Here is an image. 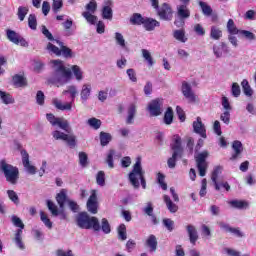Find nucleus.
Here are the masks:
<instances>
[{
  "mask_svg": "<svg viewBox=\"0 0 256 256\" xmlns=\"http://www.w3.org/2000/svg\"><path fill=\"white\" fill-rule=\"evenodd\" d=\"M229 205L234 209H247L249 207V203L245 200H232Z\"/></svg>",
  "mask_w": 256,
  "mask_h": 256,
  "instance_id": "obj_32",
  "label": "nucleus"
},
{
  "mask_svg": "<svg viewBox=\"0 0 256 256\" xmlns=\"http://www.w3.org/2000/svg\"><path fill=\"white\" fill-rule=\"evenodd\" d=\"M222 229H225L226 233H232V235H235V237H244L243 232H241V229L239 228H233L229 226L228 224H221Z\"/></svg>",
  "mask_w": 256,
  "mask_h": 256,
  "instance_id": "obj_27",
  "label": "nucleus"
},
{
  "mask_svg": "<svg viewBox=\"0 0 256 256\" xmlns=\"http://www.w3.org/2000/svg\"><path fill=\"white\" fill-rule=\"evenodd\" d=\"M227 31L230 35H239V33H241V30L237 29V26L235 25V21H233V19L228 20Z\"/></svg>",
  "mask_w": 256,
  "mask_h": 256,
  "instance_id": "obj_36",
  "label": "nucleus"
},
{
  "mask_svg": "<svg viewBox=\"0 0 256 256\" xmlns=\"http://www.w3.org/2000/svg\"><path fill=\"white\" fill-rule=\"evenodd\" d=\"M40 219L48 227V229H51L53 227V222H51V219L45 214V212H40Z\"/></svg>",
  "mask_w": 256,
  "mask_h": 256,
  "instance_id": "obj_53",
  "label": "nucleus"
},
{
  "mask_svg": "<svg viewBox=\"0 0 256 256\" xmlns=\"http://www.w3.org/2000/svg\"><path fill=\"white\" fill-rule=\"evenodd\" d=\"M86 9L88 13H95L97 11V1L91 0L87 5Z\"/></svg>",
  "mask_w": 256,
  "mask_h": 256,
  "instance_id": "obj_61",
  "label": "nucleus"
},
{
  "mask_svg": "<svg viewBox=\"0 0 256 256\" xmlns=\"http://www.w3.org/2000/svg\"><path fill=\"white\" fill-rule=\"evenodd\" d=\"M162 223L164 225V227H166V229L171 233V231H173V229H175V222L173 220H171L170 218H164L162 220Z\"/></svg>",
  "mask_w": 256,
  "mask_h": 256,
  "instance_id": "obj_52",
  "label": "nucleus"
},
{
  "mask_svg": "<svg viewBox=\"0 0 256 256\" xmlns=\"http://www.w3.org/2000/svg\"><path fill=\"white\" fill-rule=\"evenodd\" d=\"M161 107H163V99L156 98V99L152 100L148 104V111H149L151 117H159V115H161V113H162Z\"/></svg>",
  "mask_w": 256,
  "mask_h": 256,
  "instance_id": "obj_14",
  "label": "nucleus"
},
{
  "mask_svg": "<svg viewBox=\"0 0 256 256\" xmlns=\"http://www.w3.org/2000/svg\"><path fill=\"white\" fill-rule=\"evenodd\" d=\"M115 40L120 47H125V38H123V34L116 32L115 33Z\"/></svg>",
  "mask_w": 256,
  "mask_h": 256,
  "instance_id": "obj_63",
  "label": "nucleus"
},
{
  "mask_svg": "<svg viewBox=\"0 0 256 256\" xmlns=\"http://www.w3.org/2000/svg\"><path fill=\"white\" fill-rule=\"evenodd\" d=\"M62 93L63 95H67V93H69L72 101H75V97H77V87L69 86L68 89L64 90Z\"/></svg>",
  "mask_w": 256,
  "mask_h": 256,
  "instance_id": "obj_55",
  "label": "nucleus"
},
{
  "mask_svg": "<svg viewBox=\"0 0 256 256\" xmlns=\"http://www.w3.org/2000/svg\"><path fill=\"white\" fill-rule=\"evenodd\" d=\"M47 207L54 217H57L59 215V208H57V205H55L53 201L47 200Z\"/></svg>",
  "mask_w": 256,
  "mask_h": 256,
  "instance_id": "obj_48",
  "label": "nucleus"
},
{
  "mask_svg": "<svg viewBox=\"0 0 256 256\" xmlns=\"http://www.w3.org/2000/svg\"><path fill=\"white\" fill-rule=\"evenodd\" d=\"M142 25L146 31H155V27H160L161 22L157 21L156 19L146 17Z\"/></svg>",
  "mask_w": 256,
  "mask_h": 256,
  "instance_id": "obj_20",
  "label": "nucleus"
},
{
  "mask_svg": "<svg viewBox=\"0 0 256 256\" xmlns=\"http://www.w3.org/2000/svg\"><path fill=\"white\" fill-rule=\"evenodd\" d=\"M198 5L202 9L203 15H206V17H211V15H213V8H211L209 4L203 1H198Z\"/></svg>",
  "mask_w": 256,
  "mask_h": 256,
  "instance_id": "obj_34",
  "label": "nucleus"
},
{
  "mask_svg": "<svg viewBox=\"0 0 256 256\" xmlns=\"http://www.w3.org/2000/svg\"><path fill=\"white\" fill-rule=\"evenodd\" d=\"M239 35H243L246 39H249V41H254L255 39V34L253 32L248 31V30H240Z\"/></svg>",
  "mask_w": 256,
  "mask_h": 256,
  "instance_id": "obj_62",
  "label": "nucleus"
},
{
  "mask_svg": "<svg viewBox=\"0 0 256 256\" xmlns=\"http://www.w3.org/2000/svg\"><path fill=\"white\" fill-rule=\"evenodd\" d=\"M221 171H223V168L221 166H216L211 175V179L214 183L216 191L221 190V186L219 185V182H217V179H219V175H221Z\"/></svg>",
  "mask_w": 256,
  "mask_h": 256,
  "instance_id": "obj_23",
  "label": "nucleus"
},
{
  "mask_svg": "<svg viewBox=\"0 0 256 256\" xmlns=\"http://www.w3.org/2000/svg\"><path fill=\"white\" fill-rule=\"evenodd\" d=\"M76 223L80 229H93V231H101L99 219L95 216H89L87 212H80L76 217Z\"/></svg>",
  "mask_w": 256,
  "mask_h": 256,
  "instance_id": "obj_2",
  "label": "nucleus"
},
{
  "mask_svg": "<svg viewBox=\"0 0 256 256\" xmlns=\"http://www.w3.org/2000/svg\"><path fill=\"white\" fill-rule=\"evenodd\" d=\"M82 16L86 19L87 23H90V25H95L97 23V16L90 12H83Z\"/></svg>",
  "mask_w": 256,
  "mask_h": 256,
  "instance_id": "obj_46",
  "label": "nucleus"
},
{
  "mask_svg": "<svg viewBox=\"0 0 256 256\" xmlns=\"http://www.w3.org/2000/svg\"><path fill=\"white\" fill-rule=\"evenodd\" d=\"M29 13V8L26 6H20L18 8L17 16L19 21H25V17H27V14Z\"/></svg>",
  "mask_w": 256,
  "mask_h": 256,
  "instance_id": "obj_43",
  "label": "nucleus"
},
{
  "mask_svg": "<svg viewBox=\"0 0 256 256\" xmlns=\"http://www.w3.org/2000/svg\"><path fill=\"white\" fill-rule=\"evenodd\" d=\"M72 71H73L77 81H81L83 79V72L81 71V68L79 66L73 65Z\"/></svg>",
  "mask_w": 256,
  "mask_h": 256,
  "instance_id": "obj_60",
  "label": "nucleus"
},
{
  "mask_svg": "<svg viewBox=\"0 0 256 256\" xmlns=\"http://www.w3.org/2000/svg\"><path fill=\"white\" fill-rule=\"evenodd\" d=\"M28 27L35 31L37 29V16L35 14H30L28 17Z\"/></svg>",
  "mask_w": 256,
  "mask_h": 256,
  "instance_id": "obj_50",
  "label": "nucleus"
},
{
  "mask_svg": "<svg viewBox=\"0 0 256 256\" xmlns=\"http://www.w3.org/2000/svg\"><path fill=\"white\" fill-rule=\"evenodd\" d=\"M242 85V89L244 91V94L247 95V97H251V95H253V90L251 89V86L249 85V81H247V79H244L241 82Z\"/></svg>",
  "mask_w": 256,
  "mask_h": 256,
  "instance_id": "obj_47",
  "label": "nucleus"
},
{
  "mask_svg": "<svg viewBox=\"0 0 256 256\" xmlns=\"http://www.w3.org/2000/svg\"><path fill=\"white\" fill-rule=\"evenodd\" d=\"M186 231L191 245H197V241H199V232L197 231V228L194 225L189 224L186 226Z\"/></svg>",
  "mask_w": 256,
  "mask_h": 256,
  "instance_id": "obj_18",
  "label": "nucleus"
},
{
  "mask_svg": "<svg viewBox=\"0 0 256 256\" xmlns=\"http://www.w3.org/2000/svg\"><path fill=\"white\" fill-rule=\"evenodd\" d=\"M128 179L134 189H147V180L145 179V171L143 166H141V158H137L135 164L133 165L132 171L128 175Z\"/></svg>",
  "mask_w": 256,
  "mask_h": 256,
  "instance_id": "obj_1",
  "label": "nucleus"
},
{
  "mask_svg": "<svg viewBox=\"0 0 256 256\" xmlns=\"http://www.w3.org/2000/svg\"><path fill=\"white\" fill-rule=\"evenodd\" d=\"M7 195L12 203H14L15 205H19V196L17 195V192H15V190H8Z\"/></svg>",
  "mask_w": 256,
  "mask_h": 256,
  "instance_id": "obj_54",
  "label": "nucleus"
},
{
  "mask_svg": "<svg viewBox=\"0 0 256 256\" xmlns=\"http://www.w3.org/2000/svg\"><path fill=\"white\" fill-rule=\"evenodd\" d=\"M6 37L8 41L14 43V45H20L21 47H29V42L25 40L19 33L15 30L7 29L6 30Z\"/></svg>",
  "mask_w": 256,
  "mask_h": 256,
  "instance_id": "obj_10",
  "label": "nucleus"
},
{
  "mask_svg": "<svg viewBox=\"0 0 256 256\" xmlns=\"http://www.w3.org/2000/svg\"><path fill=\"white\" fill-rule=\"evenodd\" d=\"M142 56L147 61L149 67H153L155 65V60H153V56H151V52L147 49H142Z\"/></svg>",
  "mask_w": 256,
  "mask_h": 256,
  "instance_id": "obj_40",
  "label": "nucleus"
},
{
  "mask_svg": "<svg viewBox=\"0 0 256 256\" xmlns=\"http://www.w3.org/2000/svg\"><path fill=\"white\" fill-rule=\"evenodd\" d=\"M79 163L81 167H87V165H89V157L87 156V153L85 152L79 153Z\"/></svg>",
  "mask_w": 256,
  "mask_h": 256,
  "instance_id": "obj_51",
  "label": "nucleus"
},
{
  "mask_svg": "<svg viewBox=\"0 0 256 256\" xmlns=\"http://www.w3.org/2000/svg\"><path fill=\"white\" fill-rule=\"evenodd\" d=\"M145 22V17H143V15L139 14V13H134L131 17H130V24L131 25H143V23Z\"/></svg>",
  "mask_w": 256,
  "mask_h": 256,
  "instance_id": "obj_33",
  "label": "nucleus"
},
{
  "mask_svg": "<svg viewBox=\"0 0 256 256\" xmlns=\"http://www.w3.org/2000/svg\"><path fill=\"white\" fill-rule=\"evenodd\" d=\"M157 181L161 189H163V191H167V182H165V176L163 173L159 172L157 174Z\"/></svg>",
  "mask_w": 256,
  "mask_h": 256,
  "instance_id": "obj_49",
  "label": "nucleus"
},
{
  "mask_svg": "<svg viewBox=\"0 0 256 256\" xmlns=\"http://www.w3.org/2000/svg\"><path fill=\"white\" fill-rule=\"evenodd\" d=\"M118 239L120 241H126L127 240V226L125 224H120L118 226Z\"/></svg>",
  "mask_w": 256,
  "mask_h": 256,
  "instance_id": "obj_39",
  "label": "nucleus"
},
{
  "mask_svg": "<svg viewBox=\"0 0 256 256\" xmlns=\"http://www.w3.org/2000/svg\"><path fill=\"white\" fill-rule=\"evenodd\" d=\"M182 93L186 99L190 101V103H195L196 98L195 94L193 93V90L191 89V85L184 81L182 83Z\"/></svg>",
  "mask_w": 256,
  "mask_h": 256,
  "instance_id": "obj_19",
  "label": "nucleus"
},
{
  "mask_svg": "<svg viewBox=\"0 0 256 256\" xmlns=\"http://www.w3.org/2000/svg\"><path fill=\"white\" fill-rule=\"evenodd\" d=\"M136 113H137V106H135V104H130L128 108V117L126 119L127 125H133Z\"/></svg>",
  "mask_w": 256,
  "mask_h": 256,
  "instance_id": "obj_26",
  "label": "nucleus"
},
{
  "mask_svg": "<svg viewBox=\"0 0 256 256\" xmlns=\"http://www.w3.org/2000/svg\"><path fill=\"white\" fill-rule=\"evenodd\" d=\"M80 95H81L82 101H87V99L91 97V84H84L82 86Z\"/></svg>",
  "mask_w": 256,
  "mask_h": 256,
  "instance_id": "obj_35",
  "label": "nucleus"
},
{
  "mask_svg": "<svg viewBox=\"0 0 256 256\" xmlns=\"http://www.w3.org/2000/svg\"><path fill=\"white\" fill-rule=\"evenodd\" d=\"M112 136L107 132H100V144L102 147H107L111 143Z\"/></svg>",
  "mask_w": 256,
  "mask_h": 256,
  "instance_id": "obj_38",
  "label": "nucleus"
},
{
  "mask_svg": "<svg viewBox=\"0 0 256 256\" xmlns=\"http://www.w3.org/2000/svg\"><path fill=\"white\" fill-rule=\"evenodd\" d=\"M173 151L172 157L168 159V167L170 169H175L177 165V157H181L183 154V146L181 145V136L175 135L174 136V144L171 146Z\"/></svg>",
  "mask_w": 256,
  "mask_h": 256,
  "instance_id": "obj_6",
  "label": "nucleus"
},
{
  "mask_svg": "<svg viewBox=\"0 0 256 256\" xmlns=\"http://www.w3.org/2000/svg\"><path fill=\"white\" fill-rule=\"evenodd\" d=\"M51 63L54 66L55 73H61L62 77H64V79H67V81H69V79L73 77V73L71 72V69L65 67V65L63 64V61L52 60Z\"/></svg>",
  "mask_w": 256,
  "mask_h": 256,
  "instance_id": "obj_12",
  "label": "nucleus"
},
{
  "mask_svg": "<svg viewBox=\"0 0 256 256\" xmlns=\"http://www.w3.org/2000/svg\"><path fill=\"white\" fill-rule=\"evenodd\" d=\"M223 37V31L217 26H212L210 29V38L214 41H219Z\"/></svg>",
  "mask_w": 256,
  "mask_h": 256,
  "instance_id": "obj_30",
  "label": "nucleus"
},
{
  "mask_svg": "<svg viewBox=\"0 0 256 256\" xmlns=\"http://www.w3.org/2000/svg\"><path fill=\"white\" fill-rule=\"evenodd\" d=\"M51 63L54 66L55 73H61L62 77H64V79H67V81H69V79L73 77V73L71 72V69L65 67V65L63 64V61L52 60Z\"/></svg>",
  "mask_w": 256,
  "mask_h": 256,
  "instance_id": "obj_11",
  "label": "nucleus"
},
{
  "mask_svg": "<svg viewBox=\"0 0 256 256\" xmlns=\"http://www.w3.org/2000/svg\"><path fill=\"white\" fill-rule=\"evenodd\" d=\"M174 39L180 41V43H187V38L185 37V30H175L173 33Z\"/></svg>",
  "mask_w": 256,
  "mask_h": 256,
  "instance_id": "obj_41",
  "label": "nucleus"
},
{
  "mask_svg": "<svg viewBox=\"0 0 256 256\" xmlns=\"http://www.w3.org/2000/svg\"><path fill=\"white\" fill-rule=\"evenodd\" d=\"M209 157V152L203 151L201 153H198L197 156H195L197 169L199 171L200 177H205L207 175V158Z\"/></svg>",
  "mask_w": 256,
  "mask_h": 256,
  "instance_id": "obj_9",
  "label": "nucleus"
},
{
  "mask_svg": "<svg viewBox=\"0 0 256 256\" xmlns=\"http://www.w3.org/2000/svg\"><path fill=\"white\" fill-rule=\"evenodd\" d=\"M56 255L57 256H75V255H73L72 250H68V251L65 252L63 249H58L56 251Z\"/></svg>",
  "mask_w": 256,
  "mask_h": 256,
  "instance_id": "obj_64",
  "label": "nucleus"
},
{
  "mask_svg": "<svg viewBox=\"0 0 256 256\" xmlns=\"http://www.w3.org/2000/svg\"><path fill=\"white\" fill-rule=\"evenodd\" d=\"M55 41L60 48L55 46L53 43L49 42L47 44L48 51H51V53L56 55V57H61V55H63L65 59L73 58V50H71V48L63 45V42H61L60 40H55Z\"/></svg>",
  "mask_w": 256,
  "mask_h": 256,
  "instance_id": "obj_5",
  "label": "nucleus"
},
{
  "mask_svg": "<svg viewBox=\"0 0 256 256\" xmlns=\"http://www.w3.org/2000/svg\"><path fill=\"white\" fill-rule=\"evenodd\" d=\"M52 136L56 141H65L70 149L77 146V137L75 134H65L59 130L53 131Z\"/></svg>",
  "mask_w": 256,
  "mask_h": 256,
  "instance_id": "obj_8",
  "label": "nucleus"
},
{
  "mask_svg": "<svg viewBox=\"0 0 256 256\" xmlns=\"http://www.w3.org/2000/svg\"><path fill=\"white\" fill-rule=\"evenodd\" d=\"M96 183L100 185V187H104L105 185V172L99 171L96 176Z\"/></svg>",
  "mask_w": 256,
  "mask_h": 256,
  "instance_id": "obj_58",
  "label": "nucleus"
},
{
  "mask_svg": "<svg viewBox=\"0 0 256 256\" xmlns=\"http://www.w3.org/2000/svg\"><path fill=\"white\" fill-rule=\"evenodd\" d=\"M88 125L92 127V129H100L101 128V120L97 118H90L88 120Z\"/></svg>",
  "mask_w": 256,
  "mask_h": 256,
  "instance_id": "obj_57",
  "label": "nucleus"
},
{
  "mask_svg": "<svg viewBox=\"0 0 256 256\" xmlns=\"http://www.w3.org/2000/svg\"><path fill=\"white\" fill-rule=\"evenodd\" d=\"M153 9L157 11V16L161 21H173V8L168 3L159 6V0H150Z\"/></svg>",
  "mask_w": 256,
  "mask_h": 256,
  "instance_id": "obj_4",
  "label": "nucleus"
},
{
  "mask_svg": "<svg viewBox=\"0 0 256 256\" xmlns=\"http://www.w3.org/2000/svg\"><path fill=\"white\" fill-rule=\"evenodd\" d=\"M63 8V0H53L52 11L54 13H59V10Z\"/></svg>",
  "mask_w": 256,
  "mask_h": 256,
  "instance_id": "obj_59",
  "label": "nucleus"
},
{
  "mask_svg": "<svg viewBox=\"0 0 256 256\" xmlns=\"http://www.w3.org/2000/svg\"><path fill=\"white\" fill-rule=\"evenodd\" d=\"M100 230H102L106 235L111 233V224H109V220H107V218H103L101 220Z\"/></svg>",
  "mask_w": 256,
  "mask_h": 256,
  "instance_id": "obj_44",
  "label": "nucleus"
},
{
  "mask_svg": "<svg viewBox=\"0 0 256 256\" xmlns=\"http://www.w3.org/2000/svg\"><path fill=\"white\" fill-rule=\"evenodd\" d=\"M0 99L4 105H13L15 103V98L10 93L2 90H0Z\"/></svg>",
  "mask_w": 256,
  "mask_h": 256,
  "instance_id": "obj_28",
  "label": "nucleus"
},
{
  "mask_svg": "<svg viewBox=\"0 0 256 256\" xmlns=\"http://www.w3.org/2000/svg\"><path fill=\"white\" fill-rule=\"evenodd\" d=\"M53 104L55 105L56 109H59L60 111H71L73 108L72 103H65L63 104L61 101L54 99Z\"/></svg>",
  "mask_w": 256,
  "mask_h": 256,
  "instance_id": "obj_31",
  "label": "nucleus"
},
{
  "mask_svg": "<svg viewBox=\"0 0 256 256\" xmlns=\"http://www.w3.org/2000/svg\"><path fill=\"white\" fill-rule=\"evenodd\" d=\"M12 223L15 227H18L14 234V243H16L18 249H25V244L23 243V229H25V224L21 218L17 216L12 217Z\"/></svg>",
  "mask_w": 256,
  "mask_h": 256,
  "instance_id": "obj_7",
  "label": "nucleus"
},
{
  "mask_svg": "<svg viewBox=\"0 0 256 256\" xmlns=\"http://www.w3.org/2000/svg\"><path fill=\"white\" fill-rule=\"evenodd\" d=\"M86 206L89 213H91L92 215H97L99 211V201L97 200V190L91 191V195L88 198Z\"/></svg>",
  "mask_w": 256,
  "mask_h": 256,
  "instance_id": "obj_13",
  "label": "nucleus"
},
{
  "mask_svg": "<svg viewBox=\"0 0 256 256\" xmlns=\"http://www.w3.org/2000/svg\"><path fill=\"white\" fill-rule=\"evenodd\" d=\"M147 247L150 248V251L155 252L157 251V237L151 234L148 239L146 240Z\"/></svg>",
  "mask_w": 256,
  "mask_h": 256,
  "instance_id": "obj_37",
  "label": "nucleus"
},
{
  "mask_svg": "<svg viewBox=\"0 0 256 256\" xmlns=\"http://www.w3.org/2000/svg\"><path fill=\"white\" fill-rule=\"evenodd\" d=\"M56 201L62 211L65 210V202L67 201V191L62 189L60 193L56 195Z\"/></svg>",
  "mask_w": 256,
  "mask_h": 256,
  "instance_id": "obj_25",
  "label": "nucleus"
},
{
  "mask_svg": "<svg viewBox=\"0 0 256 256\" xmlns=\"http://www.w3.org/2000/svg\"><path fill=\"white\" fill-rule=\"evenodd\" d=\"M114 155H115V150L110 149L106 158V163L108 164V167H110V169H113V167H115V164L113 163Z\"/></svg>",
  "mask_w": 256,
  "mask_h": 256,
  "instance_id": "obj_56",
  "label": "nucleus"
},
{
  "mask_svg": "<svg viewBox=\"0 0 256 256\" xmlns=\"http://www.w3.org/2000/svg\"><path fill=\"white\" fill-rule=\"evenodd\" d=\"M0 172L10 185H17L19 182V168L7 163L5 159L0 160Z\"/></svg>",
  "mask_w": 256,
  "mask_h": 256,
  "instance_id": "obj_3",
  "label": "nucleus"
},
{
  "mask_svg": "<svg viewBox=\"0 0 256 256\" xmlns=\"http://www.w3.org/2000/svg\"><path fill=\"white\" fill-rule=\"evenodd\" d=\"M163 199H164V202L166 203V207L170 211V213H177V211H179V206H177V204H175V203H173V201H171V197H169V195H164Z\"/></svg>",
  "mask_w": 256,
  "mask_h": 256,
  "instance_id": "obj_29",
  "label": "nucleus"
},
{
  "mask_svg": "<svg viewBox=\"0 0 256 256\" xmlns=\"http://www.w3.org/2000/svg\"><path fill=\"white\" fill-rule=\"evenodd\" d=\"M194 133L200 135L202 139H207V129H205V124L201 121V117H197V120L193 122Z\"/></svg>",
  "mask_w": 256,
  "mask_h": 256,
  "instance_id": "obj_15",
  "label": "nucleus"
},
{
  "mask_svg": "<svg viewBox=\"0 0 256 256\" xmlns=\"http://www.w3.org/2000/svg\"><path fill=\"white\" fill-rule=\"evenodd\" d=\"M165 125H171L173 123V108L168 107L164 114Z\"/></svg>",
  "mask_w": 256,
  "mask_h": 256,
  "instance_id": "obj_42",
  "label": "nucleus"
},
{
  "mask_svg": "<svg viewBox=\"0 0 256 256\" xmlns=\"http://www.w3.org/2000/svg\"><path fill=\"white\" fill-rule=\"evenodd\" d=\"M12 84L14 87H27V78L23 75L16 74L12 77Z\"/></svg>",
  "mask_w": 256,
  "mask_h": 256,
  "instance_id": "obj_24",
  "label": "nucleus"
},
{
  "mask_svg": "<svg viewBox=\"0 0 256 256\" xmlns=\"http://www.w3.org/2000/svg\"><path fill=\"white\" fill-rule=\"evenodd\" d=\"M21 156L25 169L30 173V175H35V173H37V168L29 162V153H27V150H21Z\"/></svg>",
  "mask_w": 256,
  "mask_h": 256,
  "instance_id": "obj_16",
  "label": "nucleus"
},
{
  "mask_svg": "<svg viewBox=\"0 0 256 256\" xmlns=\"http://www.w3.org/2000/svg\"><path fill=\"white\" fill-rule=\"evenodd\" d=\"M232 149L234 151V154L231 156V161H235V159H237V157H239V155H241L243 153V143H241V141L239 140H235L232 143Z\"/></svg>",
  "mask_w": 256,
  "mask_h": 256,
  "instance_id": "obj_21",
  "label": "nucleus"
},
{
  "mask_svg": "<svg viewBox=\"0 0 256 256\" xmlns=\"http://www.w3.org/2000/svg\"><path fill=\"white\" fill-rule=\"evenodd\" d=\"M101 15L102 19H113V1H104V6L102 7Z\"/></svg>",
  "mask_w": 256,
  "mask_h": 256,
  "instance_id": "obj_17",
  "label": "nucleus"
},
{
  "mask_svg": "<svg viewBox=\"0 0 256 256\" xmlns=\"http://www.w3.org/2000/svg\"><path fill=\"white\" fill-rule=\"evenodd\" d=\"M177 15L179 19H189L191 17V11L187 4H181L177 7Z\"/></svg>",
  "mask_w": 256,
  "mask_h": 256,
  "instance_id": "obj_22",
  "label": "nucleus"
},
{
  "mask_svg": "<svg viewBox=\"0 0 256 256\" xmlns=\"http://www.w3.org/2000/svg\"><path fill=\"white\" fill-rule=\"evenodd\" d=\"M56 125H58V127H60V129H62L66 133H69L71 131V127L69 126V121L63 118H59Z\"/></svg>",
  "mask_w": 256,
  "mask_h": 256,
  "instance_id": "obj_45",
  "label": "nucleus"
}]
</instances>
